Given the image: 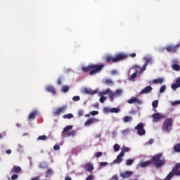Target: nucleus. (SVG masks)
Masks as SVG:
<instances>
[{
    "instance_id": "obj_62",
    "label": "nucleus",
    "mask_w": 180,
    "mask_h": 180,
    "mask_svg": "<svg viewBox=\"0 0 180 180\" xmlns=\"http://www.w3.org/2000/svg\"><path fill=\"white\" fill-rule=\"evenodd\" d=\"M154 143V139H150L148 141V144H153Z\"/></svg>"
},
{
    "instance_id": "obj_10",
    "label": "nucleus",
    "mask_w": 180,
    "mask_h": 180,
    "mask_svg": "<svg viewBox=\"0 0 180 180\" xmlns=\"http://www.w3.org/2000/svg\"><path fill=\"white\" fill-rule=\"evenodd\" d=\"M98 122H99V120L93 117V118H89V120H87L85 123H84V126H86V127H89L91 124H92L93 123H98Z\"/></svg>"
},
{
    "instance_id": "obj_49",
    "label": "nucleus",
    "mask_w": 180,
    "mask_h": 180,
    "mask_svg": "<svg viewBox=\"0 0 180 180\" xmlns=\"http://www.w3.org/2000/svg\"><path fill=\"white\" fill-rule=\"evenodd\" d=\"M172 106H175V105H180V100L172 102Z\"/></svg>"
},
{
    "instance_id": "obj_1",
    "label": "nucleus",
    "mask_w": 180,
    "mask_h": 180,
    "mask_svg": "<svg viewBox=\"0 0 180 180\" xmlns=\"http://www.w3.org/2000/svg\"><path fill=\"white\" fill-rule=\"evenodd\" d=\"M105 67V65L103 64H99V65H89L87 67H83L82 68V70L84 71V72H89L90 75H95V74H98V72H101L102 70H103V68Z\"/></svg>"
},
{
    "instance_id": "obj_52",
    "label": "nucleus",
    "mask_w": 180,
    "mask_h": 180,
    "mask_svg": "<svg viewBox=\"0 0 180 180\" xmlns=\"http://www.w3.org/2000/svg\"><path fill=\"white\" fill-rule=\"evenodd\" d=\"M78 116H79V117L84 116V110H79L78 111Z\"/></svg>"
},
{
    "instance_id": "obj_6",
    "label": "nucleus",
    "mask_w": 180,
    "mask_h": 180,
    "mask_svg": "<svg viewBox=\"0 0 180 180\" xmlns=\"http://www.w3.org/2000/svg\"><path fill=\"white\" fill-rule=\"evenodd\" d=\"M122 94H123V90H122V89H118L115 90V91H112L110 94H109L108 98H109L110 102H113V101H115V98L122 96Z\"/></svg>"
},
{
    "instance_id": "obj_45",
    "label": "nucleus",
    "mask_w": 180,
    "mask_h": 180,
    "mask_svg": "<svg viewBox=\"0 0 180 180\" xmlns=\"http://www.w3.org/2000/svg\"><path fill=\"white\" fill-rule=\"evenodd\" d=\"M53 172L52 169H49L47 171H46V175L49 176V175H53Z\"/></svg>"
},
{
    "instance_id": "obj_56",
    "label": "nucleus",
    "mask_w": 180,
    "mask_h": 180,
    "mask_svg": "<svg viewBox=\"0 0 180 180\" xmlns=\"http://www.w3.org/2000/svg\"><path fill=\"white\" fill-rule=\"evenodd\" d=\"M103 110H104V112H110V108H104Z\"/></svg>"
},
{
    "instance_id": "obj_18",
    "label": "nucleus",
    "mask_w": 180,
    "mask_h": 180,
    "mask_svg": "<svg viewBox=\"0 0 180 180\" xmlns=\"http://www.w3.org/2000/svg\"><path fill=\"white\" fill-rule=\"evenodd\" d=\"M134 68H135V72H136V74H141V72L146 71V70H144V65H143L142 68L139 65H135Z\"/></svg>"
},
{
    "instance_id": "obj_7",
    "label": "nucleus",
    "mask_w": 180,
    "mask_h": 180,
    "mask_svg": "<svg viewBox=\"0 0 180 180\" xmlns=\"http://www.w3.org/2000/svg\"><path fill=\"white\" fill-rule=\"evenodd\" d=\"M135 130H137V134L139 136H144L146 134V129H144V124L143 122L139 123L135 127Z\"/></svg>"
},
{
    "instance_id": "obj_37",
    "label": "nucleus",
    "mask_w": 180,
    "mask_h": 180,
    "mask_svg": "<svg viewBox=\"0 0 180 180\" xmlns=\"http://www.w3.org/2000/svg\"><path fill=\"white\" fill-rule=\"evenodd\" d=\"M129 151H130V148L126 147V146H123L122 148V151L121 153H123L124 154V153H129Z\"/></svg>"
},
{
    "instance_id": "obj_3",
    "label": "nucleus",
    "mask_w": 180,
    "mask_h": 180,
    "mask_svg": "<svg viewBox=\"0 0 180 180\" xmlns=\"http://www.w3.org/2000/svg\"><path fill=\"white\" fill-rule=\"evenodd\" d=\"M125 58H127V55L124 53H120L115 55V57L108 55L105 56V63H119V61L125 60Z\"/></svg>"
},
{
    "instance_id": "obj_23",
    "label": "nucleus",
    "mask_w": 180,
    "mask_h": 180,
    "mask_svg": "<svg viewBox=\"0 0 180 180\" xmlns=\"http://www.w3.org/2000/svg\"><path fill=\"white\" fill-rule=\"evenodd\" d=\"M11 171L13 173L20 174V172H22V168L19 166H14Z\"/></svg>"
},
{
    "instance_id": "obj_41",
    "label": "nucleus",
    "mask_w": 180,
    "mask_h": 180,
    "mask_svg": "<svg viewBox=\"0 0 180 180\" xmlns=\"http://www.w3.org/2000/svg\"><path fill=\"white\" fill-rule=\"evenodd\" d=\"M152 106L153 108H158V100H155L153 101L152 103Z\"/></svg>"
},
{
    "instance_id": "obj_46",
    "label": "nucleus",
    "mask_w": 180,
    "mask_h": 180,
    "mask_svg": "<svg viewBox=\"0 0 180 180\" xmlns=\"http://www.w3.org/2000/svg\"><path fill=\"white\" fill-rule=\"evenodd\" d=\"M107 98L103 96H101V98H100V102L101 103H103L105 102V101H106Z\"/></svg>"
},
{
    "instance_id": "obj_33",
    "label": "nucleus",
    "mask_w": 180,
    "mask_h": 180,
    "mask_svg": "<svg viewBox=\"0 0 180 180\" xmlns=\"http://www.w3.org/2000/svg\"><path fill=\"white\" fill-rule=\"evenodd\" d=\"M173 148L176 153H180V143L175 145Z\"/></svg>"
},
{
    "instance_id": "obj_57",
    "label": "nucleus",
    "mask_w": 180,
    "mask_h": 180,
    "mask_svg": "<svg viewBox=\"0 0 180 180\" xmlns=\"http://www.w3.org/2000/svg\"><path fill=\"white\" fill-rule=\"evenodd\" d=\"M176 82L179 85V86H180V77L179 78H177Z\"/></svg>"
},
{
    "instance_id": "obj_13",
    "label": "nucleus",
    "mask_w": 180,
    "mask_h": 180,
    "mask_svg": "<svg viewBox=\"0 0 180 180\" xmlns=\"http://www.w3.org/2000/svg\"><path fill=\"white\" fill-rule=\"evenodd\" d=\"M72 127H74L72 125H68V126L65 127L64 128L63 131H62L61 136L67 137V131H70V130H71L72 129Z\"/></svg>"
},
{
    "instance_id": "obj_40",
    "label": "nucleus",
    "mask_w": 180,
    "mask_h": 180,
    "mask_svg": "<svg viewBox=\"0 0 180 180\" xmlns=\"http://www.w3.org/2000/svg\"><path fill=\"white\" fill-rule=\"evenodd\" d=\"M70 136H75V131H71L70 132H66V137H70Z\"/></svg>"
},
{
    "instance_id": "obj_26",
    "label": "nucleus",
    "mask_w": 180,
    "mask_h": 180,
    "mask_svg": "<svg viewBox=\"0 0 180 180\" xmlns=\"http://www.w3.org/2000/svg\"><path fill=\"white\" fill-rule=\"evenodd\" d=\"M124 123H127L129 122H131L133 120V117L130 116H125L122 119Z\"/></svg>"
},
{
    "instance_id": "obj_5",
    "label": "nucleus",
    "mask_w": 180,
    "mask_h": 180,
    "mask_svg": "<svg viewBox=\"0 0 180 180\" xmlns=\"http://www.w3.org/2000/svg\"><path fill=\"white\" fill-rule=\"evenodd\" d=\"M162 129L163 131H166L167 133H169L171 130H172V118H167L163 122L162 126Z\"/></svg>"
},
{
    "instance_id": "obj_58",
    "label": "nucleus",
    "mask_w": 180,
    "mask_h": 180,
    "mask_svg": "<svg viewBox=\"0 0 180 180\" xmlns=\"http://www.w3.org/2000/svg\"><path fill=\"white\" fill-rule=\"evenodd\" d=\"M6 154H12V150L11 149H8L6 150Z\"/></svg>"
},
{
    "instance_id": "obj_30",
    "label": "nucleus",
    "mask_w": 180,
    "mask_h": 180,
    "mask_svg": "<svg viewBox=\"0 0 180 180\" xmlns=\"http://www.w3.org/2000/svg\"><path fill=\"white\" fill-rule=\"evenodd\" d=\"M153 84H162L164 82V79L162 78H159V79H155L153 80Z\"/></svg>"
},
{
    "instance_id": "obj_8",
    "label": "nucleus",
    "mask_w": 180,
    "mask_h": 180,
    "mask_svg": "<svg viewBox=\"0 0 180 180\" xmlns=\"http://www.w3.org/2000/svg\"><path fill=\"white\" fill-rule=\"evenodd\" d=\"M178 47H180V44L176 45L169 44L165 47V50L167 53H176L178 51Z\"/></svg>"
},
{
    "instance_id": "obj_47",
    "label": "nucleus",
    "mask_w": 180,
    "mask_h": 180,
    "mask_svg": "<svg viewBox=\"0 0 180 180\" xmlns=\"http://www.w3.org/2000/svg\"><path fill=\"white\" fill-rule=\"evenodd\" d=\"M103 154V153L102 152H97L95 154V157H96V158H99V157H102Z\"/></svg>"
},
{
    "instance_id": "obj_54",
    "label": "nucleus",
    "mask_w": 180,
    "mask_h": 180,
    "mask_svg": "<svg viewBox=\"0 0 180 180\" xmlns=\"http://www.w3.org/2000/svg\"><path fill=\"white\" fill-rule=\"evenodd\" d=\"M53 150H55V151H57V150H60V146H58V145H55V146H53Z\"/></svg>"
},
{
    "instance_id": "obj_29",
    "label": "nucleus",
    "mask_w": 180,
    "mask_h": 180,
    "mask_svg": "<svg viewBox=\"0 0 180 180\" xmlns=\"http://www.w3.org/2000/svg\"><path fill=\"white\" fill-rule=\"evenodd\" d=\"M110 113H119L120 112V108H112L110 110Z\"/></svg>"
},
{
    "instance_id": "obj_42",
    "label": "nucleus",
    "mask_w": 180,
    "mask_h": 180,
    "mask_svg": "<svg viewBox=\"0 0 180 180\" xmlns=\"http://www.w3.org/2000/svg\"><path fill=\"white\" fill-rule=\"evenodd\" d=\"M46 139H47V136L46 135H42V136H39L37 138V140H38V141L40 140H42L43 141H44V140H46Z\"/></svg>"
},
{
    "instance_id": "obj_4",
    "label": "nucleus",
    "mask_w": 180,
    "mask_h": 180,
    "mask_svg": "<svg viewBox=\"0 0 180 180\" xmlns=\"http://www.w3.org/2000/svg\"><path fill=\"white\" fill-rule=\"evenodd\" d=\"M180 162L176 163L164 180H170L173 176H180Z\"/></svg>"
},
{
    "instance_id": "obj_16",
    "label": "nucleus",
    "mask_w": 180,
    "mask_h": 180,
    "mask_svg": "<svg viewBox=\"0 0 180 180\" xmlns=\"http://www.w3.org/2000/svg\"><path fill=\"white\" fill-rule=\"evenodd\" d=\"M151 91H153V87H151V86H147L146 87H145L141 91L140 94L143 95L144 94H150Z\"/></svg>"
},
{
    "instance_id": "obj_35",
    "label": "nucleus",
    "mask_w": 180,
    "mask_h": 180,
    "mask_svg": "<svg viewBox=\"0 0 180 180\" xmlns=\"http://www.w3.org/2000/svg\"><path fill=\"white\" fill-rule=\"evenodd\" d=\"M134 162V159H128L126 161V165L130 166L132 165Z\"/></svg>"
},
{
    "instance_id": "obj_25",
    "label": "nucleus",
    "mask_w": 180,
    "mask_h": 180,
    "mask_svg": "<svg viewBox=\"0 0 180 180\" xmlns=\"http://www.w3.org/2000/svg\"><path fill=\"white\" fill-rule=\"evenodd\" d=\"M36 116H37V112L36 111L32 112L28 116V120H32V119H35Z\"/></svg>"
},
{
    "instance_id": "obj_20",
    "label": "nucleus",
    "mask_w": 180,
    "mask_h": 180,
    "mask_svg": "<svg viewBox=\"0 0 180 180\" xmlns=\"http://www.w3.org/2000/svg\"><path fill=\"white\" fill-rule=\"evenodd\" d=\"M84 93L87 95H95L98 93V90H92L91 89H84Z\"/></svg>"
},
{
    "instance_id": "obj_59",
    "label": "nucleus",
    "mask_w": 180,
    "mask_h": 180,
    "mask_svg": "<svg viewBox=\"0 0 180 180\" xmlns=\"http://www.w3.org/2000/svg\"><path fill=\"white\" fill-rule=\"evenodd\" d=\"M129 57H131L132 58H134V57H136V53H134L129 54Z\"/></svg>"
},
{
    "instance_id": "obj_64",
    "label": "nucleus",
    "mask_w": 180,
    "mask_h": 180,
    "mask_svg": "<svg viewBox=\"0 0 180 180\" xmlns=\"http://www.w3.org/2000/svg\"><path fill=\"white\" fill-rule=\"evenodd\" d=\"M65 180H72V179H71V177H66V178L65 179Z\"/></svg>"
},
{
    "instance_id": "obj_61",
    "label": "nucleus",
    "mask_w": 180,
    "mask_h": 180,
    "mask_svg": "<svg viewBox=\"0 0 180 180\" xmlns=\"http://www.w3.org/2000/svg\"><path fill=\"white\" fill-rule=\"evenodd\" d=\"M112 179L118 180V177H117V176L114 175V176L112 177Z\"/></svg>"
},
{
    "instance_id": "obj_14",
    "label": "nucleus",
    "mask_w": 180,
    "mask_h": 180,
    "mask_svg": "<svg viewBox=\"0 0 180 180\" xmlns=\"http://www.w3.org/2000/svg\"><path fill=\"white\" fill-rule=\"evenodd\" d=\"M66 108H67L65 106H63L61 108H57L53 112V115H56L57 116H59V115H61V113H64L65 112Z\"/></svg>"
},
{
    "instance_id": "obj_43",
    "label": "nucleus",
    "mask_w": 180,
    "mask_h": 180,
    "mask_svg": "<svg viewBox=\"0 0 180 180\" xmlns=\"http://www.w3.org/2000/svg\"><path fill=\"white\" fill-rule=\"evenodd\" d=\"M165 89H167V86L162 85L160 89V94H162L163 92L165 91Z\"/></svg>"
},
{
    "instance_id": "obj_34",
    "label": "nucleus",
    "mask_w": 180,
    "mask_h": 180,
    "mask_svg": "<svg viewBox=\"0 0 180 180\" xmlns=\"http://www.w3.org/2000/svg\"><path fill=\"white\" fill-rule=\"evenodd\" d=\"M63 117V119H72V117H74V115H72V113H69L67 115H64Z\"/></svg>"
},
{
    "instance_id": "obj_50",
    "label": "nucleus",
    "mask_w": 180,
    "mask_h": 180,
    "mask_svg": "<svg viewBox=\"0 0 180 180\" xmlns=\"http://www.w3.org/2000/svg\"><path fill=\"white\" fill-rule=\"evenodd\" d=\"M94 179H95V177L92 174L87 176L86 179V180H94Z\"/></svg>"
},
{
    "instance_id": "obj_32",
    "label": "nucleus",
    "mask_w": 180,
    "mask_h": 180,
    "mask_svg": "<svg viewBox=\"0 0 180 180\" xmlns=\"http://www.w3.org/2000/svg\"><path fill=\"white\" fill-rule=\"evenodd\" d=\"M137 77V72L133 73L129 77V81H134L136 78Z\"/></svg>"
},
{
    "instance_id": "obj_27",
    "label": "nucleus",
    "mask_w": 180,
    "mask_h": 180,
    "mask_svg": "<svg viewBox=\"0 0 180 180\" xmlns=\"http://www.w3.org/2000/svg\"><path fill=\"white\" fill-rule=\"evenodd\" d=\"M122 136H129L130 134V129H126L121 131Z\"/></svg>"
},
{
    "instance_id": "obj_9",
    "label": "nucleus",
    "mask_w": 180,
    "mask_h": 180,
    "mask_svg": "<svg viewBox=\"0 0 180 180\" xmlns=\"http://www.w3.org/2000/svg\"><path fill=\"white\" fill-rule=\"evenodd\" d=\"M152 122L153 123H157L158 122H160V120H161L162 119H164V115H161L160 112H156L152 115Z\"/></svg>"
},
{
    "instance_id": "obj_53",
    "label": "nucleus",
    "mask_w": 180,
    "mask_h": 180,
    "mask_svg": "<svg viewBox=\"0 0 180 180\" xmlns=\"http://www.w3.org/2000/svg\"><path fill=\"white\" fill-rule=\"evenodd\" d=\"M108 162H100V165L101 166V167H106V165H108Z\"/></svg>"
},
{
    "instance_id": "obj_12",
    "label": "nucleus",
    "mask_w": 180,
    "mask_h": 180,
    "mask_svg": "<svg viewBox=\"0 0 180 180\" xmlns=\"http://www.w3.org/2000/svg\"><path fill=\"white\" fill-rule=\"evenodd\" d=\"M122 157H124V153L123 152H120V153L117 156L116 160L113 161L114 164H120L122 161H123V158Z\"/></svg>"
},
{
    "instance_id": "obj_21",
    "label": "nucleus",
    "mask_w": 180,
    "mask_h": 180,
    "mask_svg": "<svg viewBox=\"0 0 180 180\" xmlns=\"http://www.w3.org/2000/svg\"><path fill=\"white\" fill-rule=\"evenodd\" d=\"M131 175H133V172L127 171L124 173L121 174L120 176H122V178H129Z\"/></svg>"
},
{
    "instance_id": "obj_48",
    "label": "nucleus",
    "mask_w": 180,
    "mask_h": 180,
    "mask_svg": "<svg viewBox=\"0 0 180 180\" xmlns=\"http://www.w3.org/2000/svg\"><path fill=\"white\" fill-rule=\"evenodd\" d=\"M90 115H91V116H96V115H99V112L98 111H91V112H90Z\"/></svg>"
},
{
    "instance_id": "obj_31",
    "label": "nucleus",
    "mask_w": 180,
    "mask_h": 180,
    "mask_svg": "<svg viewBox=\"0 0 180 180\" xmlns=\"http://www.w3.org/2000/svg\"><path fill=\"white\" fill-rule=\"evenodd\" d=\"M104 84H105V85H109L110 86H112V85H113V81L110 79H106L104 82Z\"/></svg>"
},
{
    "instance_id": "obj_36",
    "label": "nucleus",
    "mask_w": 180,
    "mask_h": 180,
    "mask_svg": "<svg viewBox=\"0 0 180 180\" xmlns=\"http://www.w3.org/2000/svg\"><path fill=\"white\" fill-rule=\"evenodd\" d=\"M113 148H114V151L115 153H117V151H119V150H120V146H119V144H117V143H115L113 146Z\"/></svg>"
},
{
    "instance_id": "obj_39",
    "label": "nucleus",
    "mask_w": 180,
    "mask_h": 180,
    "mask_svg": "<svg viewBox=\"0 0 180 180\" xmlns=\"http://www.w3.org/2000/svg\"><path fill=\"white\" fill-rule=\"evenodd\" d=\"M70 91V86H63L62 87V92H68Z\"/></svg>"
},
{
    "instance_id": "obj_19",
    "label": "nucleus",
    "mask_w": 180,
    "mask_h": 180,
    "mask_svg": "<svg viewBox=\"0 0 180 180\" xmlns=\"http://www.w3.org/2000/svg\"><path fill=\"white\" fill-rule=\"evenodd\" d=\"M46 91L47 92L52 94V95H56L57 94L56 89L53 86H46Z\"/></svg>"
},
{
    "instance_id": "obj_11",
    "label": "nucleus",
    "mask_w": 180,
    "mask_h": 180,
    "mask_svg": "<svg viewBox=\"0 0 180 180\" xmlns=\"http://www.w3.org/2000/svg\"><path fill=\"white\" fill-rule=\"evenodd\" d=\"M127 103H129V105H131V103H134L135 105H141V101L136 97L129 99Z\"/></svg>"
},
{
    "instance_id": "obj_44",
    "label": "nucleus",
    "mask_w": 180,
    "mask_h": 180,
    "mask_svg": "<svg viewBox=\"0 0 180 180\" xmlns=\"http://www.w3.org/2000/svg\"><path fill=\"white\" fill-rule=\"evenodd\" d=\"M81 99V97H79V96H75L72 97V101H74L75 102H78V101H79Z\"/></svg>"
},
{
    "instance_id": "obj_38",
    "label": "nucleus",
    "mask_w": 180,
    "mask_h": 180,
    "mask_svg": "<svg viewBox=\"0 0 180 180\" xmlns=\"http://www.w3.org/2000/svg\"><path fill=\"white\" fill-rule=\"evenodd\" d=\"M171 88H172V89H174V91H175L177 89V88H180V86H179L178 83H176V82L175 84H172Z\"/></svg>"
},
{
    "instance_id": "obj_17",
    "label": "nucleus",
    "mask_w": 180,
    "mask_h": 180,
    "mask_svg": "<svg viewBox=\"0 0 180 180\" xmlns=\"http://www.w3.org/2000/svg\"><path fill=\"white\" fill-rule=\"evenodd\" d=\"M84 168L86 171H88L89 172H92V171H94V165H92V163L91 162H87L85 165Z\"/></svg>"
},
{
    "instance_id": "obj_51",
    "label": "nucleus",
    "mask_w": 180,
    "mask_h": 180,
    "mask_svg": "<svg viewBox=\"0 0 180 180\" xmlns=\"http://www.w3.org/2000/svg\"><path fill=\"white\" fill-rule=\"evenodd\" d=\"M18 178H19V176H18V174H13V175L11 176V179H12V180L18 179Z\"/></svg>"
},
{
    "instance_id": "obj_60",
    "label": "nucleus",
    "mask_w": 180,
    "mask_h": 180,
    "mask_svg": "<svg viewBox=\"0 0 180 180\" xmlns=\"http://www.w3.org/2000/svg\"><path fill=\"white\" fill-rule=\"evenodd\" d=\"M94 108H96V109H99V104L98 103H95Z\"/></svg>"
},
{
    "instance_id": "obj_22",
    "label": "nucleus",
    "mask_w": 180,
    "mask_h": 180,
    "mask_svg": "<svg viewBox=\"0 0 180 180\" xmlns=\"http://www.w3.org/2000/svg\"><path fill=\"white\" fill-rule=\"evenodd\" d=\"M110 94H112V90H110V89H107L105 91H100L99 95L100 96H103L105 95H110Z\"/></svg>"
},
{
    "instance_id": "obj_24",
    "label": "nucleus",
    "mask_w": 180,
    "mask_h": 180,
    "mask_svg": "<svg viewBox=\"0 0 180 180\" xmlns=\"http://www.w3.org/2000/svg\"><path fill=\"white\" fill-rule=\"evenodd\" d=\"M153 63V58H146V63L143 64V70H146L147 68V65L148 64H151Z\"/></svg>"
},
{
    "instance_id": "obj_28",
    "label": "nucleus",
    "mask_w": 180,
    "mask_h": 180,
    "mask_svg": "<svg viewBox=\"0 0 180 180\" xmlns=\"http://www.w3.org/2000/svg\"><path fill=\"white\" fill-rule=\"evenodd\" d=\"M172 68L174 70V71H180V65L176 63L173 64Z\"/></svg>"
},
{
    "instance_id": "obj_2",
    "label": "nucleus",
    "mask_w": 180,
    "mask_h": 180,
    "mask_svg": "<svg viewBox=\"0 0 180 180\" xmlns=\"http://www.w3.org/2000/svg\"><path fill=\"white\" fill-rule=\"evenodd\" d=\"M162 158V153H158L153 155L151 162L152 165H155V168H161V167H164L165 164H167V160Z\"/></svg>"
},
{
    "instance_id": "obj_55",
    "label": "nucleus",
    "mask_w": 180,
    "mask_h": 180,
    "mask_svg": "<svg viewBox=\"0 0 180 180\" xmlns=\"http://www.w3.org/2000/svg\"><path fill=\"white\" fill-rule=\"evenodd\" d=\"M61 81H62V79L61 77H59L57 80V84L58 85H60L61 84Z\"/></svg>"
},
{
    "instance_id": "obj_15",
    "label": "nucleus",
    "mask_w": 180,
    "mask_h": 180,
    "mask_svg": "<svg viewBox=\"0 0 180 180\" xmlns=\"http://www.w3.org/2000/svg\"><path fill=\"white\" fill-rule=\"evenodd\" d=\"M150 165H153V162L151 160L141 162L138 165V167H141V168H146V167H150Z\"/></svg>"
},
{
    "instance_id": "obj_63",
    "label": "nucleus",
    "mask_w": 180,
    "mask_h": 180,
    "mask_svg": "<svg viewBox=\"0 0 180 180\" xmlns=\"http://www.w3.org/2000/svg\"><path fill=\"white\" fill-rule=\"evenodd\" d=\"M31 180H39V177H35V178L32 179Z\"/></svg>"
}]
</instances>
